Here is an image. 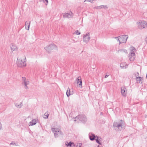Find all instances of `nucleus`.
Wrapping results in <instances>:
<instances>
[{"label":"nucleus","mask_w":147,"mask_h":147,"mask_svg":"<svg viewBox=\"0 0 147 147\" xmlns=\"http://www.w3.org/2000/svg\"><path fill=\"white\" fill-rule=\"evenodd\" d=\"M128 38V35H121L117 37H115V38H117L118 41H119V44L120 43H126Z\"/></svg>","instance_id":"nucleus-1"},{"label":"nucleus","mask_w":147,"mask_h":147,"mask_svg":"<svg viewBox=\"0 0 147 147\" xmlns=\"http://www.w3.org/2000/svg\"><path fill=\"white\" fill-rule=\"evenodd\" d=\"M51 130L54 133L55 138H57L60 135H63L62 132L58 128H52Z\"/></svg>","instance_id":"nucleus-2"},{"label":"nucleus","mask_w":147,"mask_h":147,"mask_svg":"<svg viewBox=\"0 0 147 147\" xmlns=\"http://www.w3.org/2000/svg\"><path fill=\"white\" fill-rule=\"evenodd\" d=\"M26 61L23 60L19 59V58H18L17 60L18 66L19 67H23L26 66Z\"/></svg>","instance_id":"nucleus-3"},{"label":"nucleus","mask_w":147,"mask_h":147,"mask_svg":"<svg viewBox=\"0 0 147 147\" xmlns=\"http://www.w3.org/2000/svg\"><path fill=\"white\" fill-rule=\"evenodd\" d=\"M75 118L79 119V120L83 123L86 122L87 120V118L86 116L84 115H80L76 116Z\"/></svg>","instance_id":"nucleus-4"},{"label":"nucleus","mask_w":147,"mask_h":147,"mask_svg":"<svg viewBox=\"0 0 147 147\" xmlns=\"http://www.w3.org/2000/svg\"><path fill=\"white\" fill-rule=\"evenodd\" d=\"M22 84L24 85V88L26 89H28V87L27 86L29 84V82L28 80L26 79L25 78L22 77Z\"/></svg>","instance_id":"nucleus-5"},{"label":"nucleus","mask_w":147,"mask_h":147,"mask_svg":"<svg viewBox=\"0 0 147 147\" xmlns=\"http://www.w3.org/2000/svg\"><path fill=\"white\" fill-rule=\"evenodd\" d=\"M145 21H143L141 22H137V25L138 28L140 29H142L143 28H145Z\"/></svg>","instance_id":"nucleus-6"},{"label":"nucleus","mask_w":147,"mask_h":147,"mask_svg":"<svg viewBox=\"0 0 147 147\" xmlns=\"http://www.w3.org/2000/svg\"><path fill=\"white\" fill-rule=\"evenodd\" d=\"M63 14L64 18H71L73 16V13L71 11H70L69 13L67 12L63 13Z\"/></svg>","instance_id":"nucleus-7"},{"label":"nucleus","mask_w":147,"mask_h":147,"mask_svg":"<svg viewBox=\"0 0 147 147\" xmlns=\"http://www.w3.org/2000/svg\"><path fill=\"white\" fill-rule=\"evenodd\" d=\"M90 33H87L86 34L83 36V41L86 43L90 39L89 37Z\"/></svg>","instance_id":"nucleus-8"},{"label":"nucleus","mask_w":147,"mask_h":147,"mask_svg":"<svg viewBox=\"0 0 147 147\" xmlns=\"http://www.w3.org/2000/svg\"><path fill=\"white\" fill-rule=\"evenodd\" d=\"M121 93L123 96H126L127 90L125 86H123L121 88Z\"/></svg>","instance_id":"nucleus-9"},{"label":"nucleus","mask_w":147,"mask_h":147,"mask_svg":"<svg viewBox=\"0 0 147 147\" xmlns=\"http://www.w3.org/2000/svg\"><path fill=\"white\" fill-rule=\"evenodd\" d=\"M30 21H27L26 22L25 24V28L26 30H28L29 29Z\"/></svg>","instance_id":"nucleus-10"},{"label":"nucleus","mask_w":147,"mask_h":147,"mask_svg":"<svg viewBox=\"0 0 147 147\" xmlns=\"http://www.w3.org/2000/svg\"><path fill=\"white\" fill-rule=\"evenodd\" d=\"M130 53L129 54L133 55H135L136 49L134 47H131L130 49Z\"/></svg>","instance_id":"nucleus-11"},{"label":"nucleus","mask_w":147,"mask_h":147,"mask_svg":"<svg viewBox=\"0 0 147 147\" xmlns=\"http://www.w3.org/2000/svg\"><path fill=\"white\" fill-rule=\"evenodd\" d=\"M19 59L23 60L26 61V58L25 55L23 53H22L18 57Z\"/></svg>","instance_id":"nucleus-12"},{"label":"nucleus","mask_w":147,"mask_h":147,"mask_svg":"<svg viewBox=\"0 0 147 147\" xmlns=\"http://www.w3.org/2000/svg\"><path fill=\"white\" fill-rule=\"evenodd\" d=\"M89 137L90 140L93 141L95 139L96 136L92 133H89Z\"/></svg>","instance_id":"nucleus-13"},{"label":"nucleus","mask_w":147,"mask_h":147,"mask_svg":"<svg viewBox=\"0 0 147 147\" xmlns=\"http://www.w3.org/2000/svg\"><path fill=\"white\" fill-rule=\"evenodd\" d=\"M52 47H45L44 48V49L48 53H49L53 50Z\"/></svg>","instance_id":"nucleus-14"},{"label":"nucleus","mask_w":147,"mask_h":147,"mask_svg":"<svg viewBox=\"0 0 147 147\" xmlns=\"http://www.w3.org/2000/svg\"><path fill=\"white\" fill-rule=\"evenodd\" d=\"M76 81L78 84L80 86H82V82L81 77H80L79 76L78 78H77L76 79Z\"/></svg>","instance_id":"nucleus-15"},{"label":"nucleus","mask_w":147,"mask_h":147,"mask_svg":"<svg viewBox=\"0 0 147 147\" xmlns=\"http://www.w3.org/2000/svg\"><path fill=\"white\" fill-rule=\"evenodd\" d=\"M120 66L121 68L125 67V69L127 67V65L125 62H122L120 64Z\"/></svg>","instance_id":"nucleus-16"},{"label":"nucleus","mask_w":147,"mask_h":147,"mask_svg":"<svg viewBox=\"0 0 147 147\" xmlns=\"http://www.w3.org/2000/svg\"><path fill=\"white\" fill-rule=\"evenodd\" d=\"M36 119H33L32 121H31L29 123L30 125H29L32 126L35 125L36 123Z\"/></svg>","instance_id":"nucleus-17"},{"label":"nucleus","mask_w":147,"mask_h":147,"mask_svg":"<svg viewBox=\"0 0 147 147\" xmlns=\"http://www.w3.org/2000/svg\"><path fill=\"white\" fill-rule=\"evenodd\" d=\"M135 55H133L132 56V55H131V54H129V60L131 61H133L135 59Z\"/></svg>","instance_id":"nucleus-18"},{"label":"nucleus","mask_w":147,"mask_h":147,"mask_svg":"<svg viewBox=\"0 0 147 147\" xmlns=\"http://www.w3.org/2000/svg\"><path fill=\"white\" fill-rule=\"evenodd\" d=\"M103 7L105 9H107L108 8V7L107 5H101L99 6L96 7L95 8H96V9H100V8H102V7Z\"/></svg>","instance_id":"nucleus-19"},{"label":"nucleus","mask_w":147,"mask_h":147,"mask_svg":"<svg viewBox=\"0 0 147 147\" xmlns=\"http://www.w3.org/2000/svg\"><path fill=\"white\" fill-rule=\"evenodd\" d=\"M66 94L68 97L70 95L72 94L70 92V89L69 88H67V90L66 92Z\"/></svg>","instance_id":"nucleus-20"},{"label":"nucleus","mask_w":147,"mask_h":147,"mask_svg":"<svg viewBox=\"0 0 147 147\" xmlns=\"http://www.w3.org/2000/svg\"><path fill=\"white\" fill-rule=\"evenodd\" d=\"M10 48L12 52L13 51H17L18 49L17 47H11Z\"/></svg>","instance_id":"nucleus-21"},{"label":"nucleus","mask_w":147,"mask_h":147,"mask_svg":"<svg viewBox=\"0 0 147 147\" xmlns=\"http://www.w3.org/2000/svg\"><path fill=\"white\" fill-rule=\"evenodd\" d=\"M22 102L19 105H18L17 103H15V106L18 108H21V107H22Z\"/></svg>","instance_id":"nucleus-22"},{"label":"nucleus","mask_w":147,"mask_h":147,"mask_svg":"<svg viewBox=\"0 0 147 147\" xmlns=\"http://www.w3.org/2000/svg\"><path fill=\"white\" fill-rule=\"evenodd\" d=\"M118 52H124L125 53H127V50L125 49H121L118 50Z\"/></svg>","instance_id":"nucleus-23"},{"label":"nucleus","mask_w":147,"mask_h":147,"mask_svg":"<svg viewBox=\"0 0 147 147\" xmlns=\"http://www.w3.org/2000/svg\"><path fill=\"white\" fill-rule=\"evenodd\" d=\"M96 136L97 137V139H96V142L99 144L101 145V143L100 142V141L99 140L98 137L97 136Z\"/></svg>","instance_id":"nucleus-24"},{"label":"nucleus","mask_w":147,"mask_h":147,"mask_svg":"<svg viewBox=\"0 0 147 147\" xmlns=\"http://www.w3.org/2000/svg\"><path fill=\"white\" fill-rule=\"evenodd\" d=\"M49 116V114L48 113H45L44 115V118H45V119H47L48 118V117Z\"/></svg>","instance_id":"nucleus-25"},{"label":"nucleus","mask_w":147,"mask_h":147,"mask_svg":"<svg viewBox=\"0 0 147 147\" xmlns=\"http://www.w3.org/2000/svg\"><path fill=\"white\" fill-rule=\"evenodd\" d=\"M136 80L137 81H139V82H140L141 81V79L142 78L139 76L136 77Z\"/></svg>","instance_id":"nucleus-26"},{"label":"nucleus","mask_w":147,"mask_h":147,"mask_svg":"<svg viewBox=\"0 0 147 147\" xmlns=\"http://www.w3.org/2000/svg\"><path fill=\"white\" fill-rule=\"evenodd\" d=\"M74 144V143L73 142H70L68 143V145H67V146H71V145L73 144Z\"/></svg>","instance_id":"nucleus-27"},{"label":"nucleus","mask_w":147,"mask_h":147,"mask_svg":"<svg viewBox=\"0 0 147 147\" xmlns=\"http://www.w3.org/2000/svg\"><path fill=\"white\" fill-rule=\"evenodd\" d=\"M119 123L117 122H114L113 124V126L115 127H117V125H118V124H119Z\"/></svg>","instance_id":"nucleus-28"},{"label":"nucleus","mask_w":147,"mask_h":147,"mask_svg":"<svg viewBox=\"0 0 147 147\" xmlns=\"http://www.w3.org/2000/svg\"><path fill=\"white\" fill-rule=\"evenodd\" d=\"M10 145L17 146L18 144H16L15 142H11L10 144Z\"/></svg>","instance_id":"nucleus-29"},{"label":"nucleus","mask_w":147,"mask_h":147,"mask_svg":"<svg viewBox=\"0 0 147 147\" xmlns=\"http://www.w3.org/2000/svg\"><path fill=\"white\" fill-rule=\"evenodd\" d=\"M82 143H78V144L76 145V147H81L82 146Z\"/></svg>","instance_id":"nucleus-30"},{"label":"nucleus","mask_w":147,"mask_h":147,"mask_svg":"<svg viewBox=\"0 0 147 147\" xmlns=\"http://www.w3.org/2000/svg\"><path fill=\"white\" fill-rule=\"evenodd\" d=\"M117 125L118 126L117 127L119 128V127H122V125L121 123H119V124H118V125Z\"/></svg>","instance_id":"nucleus-31"},{"label":"nucleus","mask_w":147,"mask_h":147,"mask_svg":"<svg viewBox=\"0 0 147 147\" xmlns=\"http://www.w3.org/2000/svg\"><path fill=\"white\" fill-rule=\"evenodd\" d=\"M75 32H76V34L77 35H80V32H79L78 30H76L75 31Z\"/></svg>","instance_id":"nucleus-32"},{"label":"nucleus","mask_w":147,"mask_h":147,"mask_svg":"<svg viewBox=\"0 0 147 147\" xmlns=\"http://www.w3.org/2000/svg\"><path fill=\"white\" fill-rule=\"evenodd\" d=\"M48 46H56V45L55 44H54V43H53V44H51L50 45H49Z\"/></svg>","instance_id":"nucleus-33"},{"label":"nucleus","mask_w":147,"mask_h":147,"mask_svg":"<svg viewBox=\"0 0 147 147\" xmlns=\"http://www.w3.org/2000/svg\"><path fill=\"white\" fill-rule=\"evenodd\" d=\"M1 122H0V129H1V128H2V126H1Z\"/></svg>","instance_id":"nucleus-34"},{"label":"nucleus","mask_w":147,"mask_h":147,"mask_svg":"<svg viewBox=\"0 0 147 147\" xmlns=\"http://www.w3.org/2000/svg\"><path fill=\"white\" fill-rule=\"evenodd\" d=\"M108 75H106L105 76V78H107L108 77Z\"/></svg>","instance_id":"nucleus-35"},{"label":"nucleus","mask_w":147,"mask_h":147,"mask_svg":"<svg viewBox=\"0 0 147 147\" xmlns=\"http://www.w3.org/2000/svg\"><path fill=\"white\" fill-rule=\"evenodd\" d=\"M145 22L146 23H145V26H147V22L145 21Z\"/></svg>","instance_id":"nucleus-36"},{"label":"nucleus","mask_w":147,"mask_h":147,"mask_svg":"<svg viewBox=\"0 0 147 147\" xmlns=\"http://www.w3.org/2000/svg\"><path fill=\"white\" fill-rule=\"evenodd\" d=\"M146 42L147 44V37L146 38Z\"/></svg>","instance_id":"nucleus-37"},{"label":"nucleus","mask_w":147,"mask_h":147,"mask_svg":"<svg viewBox=\"0 0 147 147\" xmlns=\"http://www.w3.org/2000/svg\"><path fill=\"white\" fill-rule=\"evenodd\" d=\"M99 140L100 141V140L101 139V138L98 137Z\"/></svg>","instance_id":"nucleus-38"},{"label":"nucleus","mask_w":147,"mask_h":147,"mask_svg":"<svg viewBox=\"0 0 147 147\" xmlns=\"http://www.w3.org/2000/svg\"><path fill=\"white\" fill-rule=\"evenodd\" d=\"M147 117V115H146L145 116V117Z\"/></svg>","instance_id":"nucleus-39"},{"label":"nucleus","mask_w":147,"mask_h":147,"mask_svg":"<svg viewBox=\"0 0 147 147\" xmlns=\"http://www.w3.org/2000/svg\"><path fill=\"white\" fill-rule=\"evenodd\" d=\"M146 78L147 79V74H146Z\"/></svg>","instance_id":"nucleus-40"},{"label":"nucleus","mask_w":147,"mask_h":147,"mask_svg":"<svg viewBox=\"0 0 147 147\" xmlns=\"http://www.w3.org/2000/svg\"><path fill=\"white\" fill-rule=\"evenodd\" d=\"M68 145V144H66V145L67 146V145Z\"/></svg>","instance_id":"nucleus-41"},{"label":"nucleus","mask_w":147,"mask_h":147,"mask_svg":"<svg viewBox=\"0 0 147 147\" xmlns=\"http://www.w3.org/2000/svg\"><path fill=\"white\" fill-rule=\"evenodd\" d=\"M97 147H99V146L98 145Z\"/></svg>","instance_id":"nucleus-42"},{"label":"nucleus","mask_w":147,"mask_h":147,"mask_svg":"<svg viewBox=\"0 0 147 147\" xmlns=\"http://www.w3.org/2000/svg\"><path fill=\"white\" fill-rule=\"evenodd\" d=\"M137 74H138V75H139V74H138V73H137Z\"/></svg>","instance_id":"nucleus-43"}]
</instances>
